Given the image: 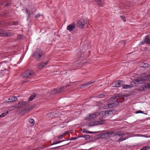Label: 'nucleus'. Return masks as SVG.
<instances>
[{"label": "nucleus", "instance_id": "41", "mask_svg": "<svg viewBox=\"0 0 150 150\" xmlns=\"http://www.w3.org/2000/svg\"><path fill=\"white\" fill-rule=\"evenodd\" d=\"M22 38H23V35H18L17 37V38L19 39H21Z\"/></svg>", "mask_w": 150, "mask_h": 150}, {"label": "nucleus", "instance_id": "20", "mask_svg": "<svg viewBox=\"0 0 150 150\" xmlns=\"http://www.w3.org/2000/svg\"><path fill=\"white\" fill-rule=\"evenodd\" d=\"M36 94L35 93H33L30 96L29 98V101H31L36 96Z\"/></svg>", "mask_w": 150, "mask_h": 150}, {"label": "nucleus", "instance_id": "34", "mask_svg": "<svg viewBox=\"0 0 150 150\" xmlns=\"http://www.w3.org/2000/svg\"><path fill=\"white\" fill-rule=\"evenodd\" d=\"M26 108H27L28 110V111H29L31 110L32 109L33 107L31 105H30V106H28V107H26Z\"/></svg>", "mask_w": 150, "mask_h": 150}, {"label": "nucleus", "instance_id": "38", "mask_svg": "<svg viewBox=\"0 0 150 150\" xmlns=\"http://www.w3.org/2000/svg\"><path fill=\"white\" fill-rule=\"evenodd\" d=\"M105 95L103 94H101L98 96V98H101L103 97Z\"/></svg>", "mask_w": 150, "mask_h": 150}, {"label": "nucleus", "instance_id": "15", "mask_svg": "<svg viewBox=\"0 0 150 150\" xmlns=\"http://www.w3.org/2000/svg\"><path fill=\"white\" fill-rule=\"evenodd\" d=\"M95 82V81H90V82H88V83H87L85 84H83L81 86V88H83V87H85L86 86H88L89 85L91 84L92 83H94Z\"/></svg>", "mask_w": 150, "mask_h": 150}, {"label": "nucleus", "instance_id": "16", "mask_svg": "<svg viewBox=\"0 0 150 150\" xmlns=\"http://www.w3.org/2000/svg\"><path fill=\"white\" fill-rule=\"evenodd\" d=\"M95 82V81H90V82H88V83H87L85 84H83L81 86V88H83V87H85L86 86H88L89 85L91 84L92 83H94Z\"/></svg>", "mask_w": 150, "mask_h": 150}, {"label": "nucleus", "instance_id": "10", "mask_svg": "<svg viewBox=\"0 0 150 150\" xmlns=\"http://www.w3.org/2000/svg\"><path fill=\"white\" fill-rule=\"evenodd\" d=\"M49 62V61H47L45 62H42L38 65V68L40 69H41L47 64Z\"/></svg>", "mask_w": 150, "mask_h": 150}, {"label": "nucleus", "instance_id": "52", "mask_svg": "<svg viewBox=\"0 0 150 150\" xmlns=\"http://www.w3.org/2000/svg\"><path fill=\"white\" fill-rule=\"evenodd\" d=\"M57 142V144L61 143V141L59 140V141H58L57 142Z\"/></svg>", "mask_w": 150, "mask_h": 150}, {"label": "nucleus", "instance_id": "25", "mask_svg": "<svg viewBox=\"0 0 150 150\" xmlns=\"http://www.w3.org/2000/svg\"><path fill=\"white\" fill-rule=\"evenodd\" d=\"M64 89V86H62L61 88H59L57 89L58 90V93H59L62 92V91H63Z\"/></svg>", "mask_w": 150, "mask_h": 150}, {"label": "nucleus", "instance_id": "6", "mask_svg": "<svg viewBox=\"0 0 150 150\" xmlns=\"http://www.w3.org/2000/svg\"><path fill=\"white\" fill-rule=\"evenodd\" d=\"M150 79V74L145 76L143 78H139L135 79V81L138 83H143L145 81L148 80Z\"/></svg>", "mask_w": 150, "mask_h": 150}, {"label": "nucleus", "instance_id": "22", "mask_svg": "<svg viewBox=\"0 0 150 150\" xmlns=\"http://www.w3.org/2000/svg\"><path fill=\"white\" fill-rule=\"evenodd\" d=\"M141 67L143 68H148L149 67V65L146 63H144L142 64Z\"/></svg>", "mask_w": 150, "mask_h": 150}, {"label": "nucleus", "instance_id": "24", "mask_svg": "<svg viewBox=\"0 0 150 150\" xmlns=\"http://www.w3.org/2000/svg\"><path fill=\"white\" fill-rule=\"evenodd\" d=\"M6 36L7 37H10L13 36L14 33L12 32H6Z\"/></svg>", "mask_w": 150, "mask_h": 150}, {"label": "nucleus", "instance_id": "9", "mask_svg": "<svg viewBox=\"0 0 150 150\" xmlns=\"http://www.w3.org/2000/svg\"><path fill=\"white\" fill-rule=\"evenodd\" d=\"M112 111L111 110L102 111L101 112L102 115L104 116H108L112 114Z\"/></svg>", "mask_w": 150, "mask_h": 150}, {"label": "nucleus", "instance_id": "33", "mask_svg": "<svg viewBox=\"0 0 150 150\" xmlns=\"http://www.w3.org/2000/svg\"><path fill=\"white\" fill-rule=\"evenodd\" d=\"M145 88H150V82L148 83L146 86H144Z\"/></svg>", "mask_w": 150, "mask_h": 150}, {"label": "nucleus", "instance_id": "30", "mask_svg": "<svg viewBox=\"0 0 150 150\" xmlns=\"http://www.w3.org/2000/svg\"><path fill=\"white\" fill-rule=\"evenodd\" d=\"M25 10L26 13H27V14L28 15V18H29L30 17L31 13L30 12V11H28L27 8L25 9Z\"/></svg>", "mask_w": 150, "mask_h": 150}, {"label": "nucleus", "instance_id": "42", "mask_svg": "<svg viewBox=\"0 0 150 150\" xmlns=\"http://www.w3.org/2000/svg\"><path fill=\"white\" fill-rule=\"evenodd\" d=\"M82 132L83 133L88 134V131L86 130L85 129H83L82 130Z\"/></svg>", "mask_w": 150, "mask_h": 150}, {"label": "nucleus", "instance_id": "13", "mask_svg": "<svg viewBox=\"0 0 150 150\" xmlns=\"http://www.w3.org/2000/svg\"><path fill=\"white\" fill-rule=\"evenodd\" d=\"M109 137L117 135V132L109 131Z\"/></svg>", "mask_w": 150, "mask_h": 150}, {"label": "nucleus", "instance_id": "48", "mask_svg": "<svg viewBox=\"0 0 150 150\" xmlns=\"http://www.w3.org/2000/svg\"><path fill=\"white\" fill-rule=\"evenodd\" d=\"M145 43L144 40L143 41H142L141 42H140V45H142L144 44V43Z\"/></svg>", "mask_w": 150, "mask_h": 150}, {"label": "nucleus", "instance_id": "39", "mask_svg": "<svg viewBox=\"0 0 150 150\" xmlns=\"http://www.w3.org/2000/svg\"><path fill=\"white\" fill-rule=\"evenodd\" d=\"M120 17L121 18V19L124 22H125L126 20L125 19V17L124 16H121Z\"/></svg>", "mask_w": 150, "mask_h": 150}, {"label": "nucleus", "instance_id": "23", "mask_svg": "<svg viewBox=\"0 0 150 150\" xmlns=\"http://www.w3.org/2000/svg\"><path fill=\"white\" fill-rule=\"evenodd\" d=\"M79 138L83 137L85 138L86 139H89L90 138V136L89 135H81L80 136H79Z\"/></svg>", "mask_w": 150, "mask_h": 150}, {"label": "nucleus", "instance_id": "2", "mask_svg": "<svg viewBox=\"0 0 150 150\" xmlns=\"http://www.w3.org/2000/svg\"><path fill=\"white\" fill-rule=\"evenodd\" d=\"M35 74V73L31 69H28L24 72L22 74L23 77L28 79L30 78Z\"/></svg>", "mask_w": 150, "mask_h": 150}, {"label": "nucleus", "instance_id": "28", "mask_svg": "<svg viewBox=\"0 0 150 150\" xmlns=\"http://www.w3.org/2000/svg\"><path fill=\"white\" fill-rule=\"evenodd\" d=\"M51 93L52 94H55L58 93L57 89H54L52 91Z\"/></svg>", "mask_w": 150, "mask_h": 150}, {"label": "nucleus", "instance_id": "4", "mask_svg": "<svg viewBox=\"0 0 150 150\" xmlns=\"http://www.w3.org/2000/svg\"><path fill=\"white\" fill-rule=\"evenodd\" d=\"M87 20L81 19L76 24V26L80 28L83 29L86 24L87 23Z\"/></svg>", "mask_w": 150, "mask_h": 150}, {"label": "nucleus", "instance_id": "35", "mask_svg": "<svg viewBox=\"0 0 150 150\" xmlns=\"http://www.w3.org/2000/svg\"><path fill=\"white\" fill-rule=\"evenodd\" d=\"M126 139L125 137L122 138H120L117 141L120 142L122 141L125 140Z\"/></svg>", "mask_w": 150, "mask_h": 150}, {"label": "nucleus", "instance_id": "37", "mask_svg": "<svg viewBox=\"0 0 150 150\" xmlns=\"http://www.w3.org/2000/svg\"><path fill=\"white\" fill-rule=\"evenodd\" d=\"M149 148L147 146L143 147L142 149H140V150H146L149 149Z\"/></svg>", "mask_w": 150, "mask_h": 150}, {"label": "nucleus", "instance_id": "12", "mask_svg": "<svg viewBox=\"0 0 150 150\" xmlns=\"http://www.w3.org/2000/svg\"><path fill=\"white\" fill-rule=\"evenodd\" d=\"M18 106L19 107L26 106L28 105V103L24 101H22L18 103Z\"/></svg>", "mask_w": 150, "mask_h": 150}, {"label": "nucleus", "instance_id": "27", "mask_svg": "<svg viewBox=\"0 0 150 150\" xmlns=\"http://www.w3.org/2000/svg\"><path fill=\"white\" fill-rule=\"evenodd\" d=\"M144 88H145L144 86H142L139 88L138 90L140 91H142L145 90Z\"/></svg>", "mask_w": 150, "mask_h": 150}, {"label": "nucleus", "instance_id": "32", "mask_svg": "<svg viewBox=\"0 0 150 150\" xmlns=\"http://www.w3.org/2000/svg\"><path fill=\"white\" fill-rule=\"evenodd\" d=\"M28 121L32 123V124H33L34 125L35 124V121L34 119L32 118H29L28 119Z\"/></svg>", "mask_w": 150, "mask_h": 150}, {"label": "nucleus", "instance_id": "1", "mask_svg": "<svg viewBox=\"0 0 150 150\" xmlns=\"http://www.w3.org/2000/svg\"><path fill=\"white\" fill-rule=\"evenodd\" d=\"M100 115V114L98 112H97L94 113L89 114L88 116L86 118V119L89 121L88 123V125L89 126H93L103 124L105 120L102 117L100 118L96 121H94L93 119L97 117L98 116Z\"/></svg>", "mask_w": 150, "mask_h": 150}, {"label": "nucleus", "instance_id": "8", "mask_svg": "<svg viewBox=\"0 0 150 150\" xmlns=\"http://www.w3.org/2000/svg\"><path fill=\"white\" fill-rule=\"evenodd\" d=\"M76 25V24L75 23H73L67 26V29L69 32L72 31L75 28Z\"/></svg>", "mask_w": 150, "mask_h": 150}, {"label": "nucleus", "instance_id": "3", "mask_svg": "<svg viewBox=\"0 0 150 150\" xmlns=\"http://www.w3.org/2000/svg\"><path fill=\"white\" fill-rule=\"evenodd\" d=\"M120 95L118 94L115 96H113L112 98L113 99H115L117 98L116 100V102H114L112 103L108 104V108H111L112 107H115L118 105L119 103V102H120V99L118 98H120Z\"/></svg>", "mask_w": 150, "mask_h": 150}, {"label": "nucleus", "instance_id": "43", "mask_svg": "<svg viewBox=\"0 0 150 150\" xmlns=\"http://www.w3.org/2000/svg\"><path fill=\"white\" fill-rule=\"evenodd\" d=\"M63 146H64V145H62V146H58L56 147H55L52 148V149L54 150V149H58L60 147Z\"/></svg>", "mask_w": 150, "mask_h": 150}, {"label": "nucleus", "instance_id": "54", "mask_svg": "<svg viewBox=\"0 0 150 150\" xmlns=\"http://www.w3.org/2000/svg\"><path fill=\"white\" fill-rule=\"evenodd\" d=\"M70 143V142H68V143H67V142H66V143L65 144H64V145H66V144H68Z\"/></svg>", "mask_w": 150, "mask_h": 150}, {"label": "nucleus", "instance_id": "56", "mask_svg": "<svg viewBox=\"0 0 150 150\" xmlns=\"http://www.w3.org/2000/svg\"><path fill=\"white\" fill-rule=\"evenodd\" d=\"M54 112H51V113H53Z\"/></svg>", "mask_w": 150, "mask_h": 150}, {"label": "nucleus", "instance_id": "40", "mask_svg": "<svg viewBox=\"0 0 150 150\" xmlns=\"http://www.w3.org/2000/svg\"><path fill=\"white\" fill-rule=\"evenodd\" d=\"M143 113L144 112L140 110H138L136 112V114H138V113Z\"/></svg>", "mask_w": 150, "mask_h": 150}, {"label": "nucleus", "instance_id": "26", "mask_svg": "<svg viewBox=\"0 0 150 150\" xmlns=\"http://www.w3.org/2000/svg\"><path fill=\"white\" fill-rule=\"evenodd\" d=\"M117 135L120 136L121 137H123L125 136V134L121 132H117Z\"/></svg>", "mask_w": 150, "mask_h": 150}, {"label": "nucleus", "instance_id": "17", "mask_svg": "<svg viewBox=\"0 0 150 150\" xmlns=\"http://www.w3.org/2000/svg\"><path fill=\"white\" fill-rule=\"evenodd\" d=\"M100 137L102 138L109 137V134L108 132H106L100 134Z\"/></svg>", "mask_w": 150, "mask_h": 150}, {"label": "nucleus", "instance_id": "51", "mask_svg": "<svg viewBox=\"0 0 150 150\" xmlns=\"http://www.w3.org/2000/svg\"><path fill=\"white\" fill-rule=\"evenodd\" d=\"M70 86V85H66L64 87V88L68 87L69 86Z\"/></svg>", "mask_w": 150, "mask_h": 150}, {"label": "nucleus", "instance_id": "36", "mask_svg": "<svg viewBox=\"0 0 150 150\" xmlns=\"http://www.w3.org/2000/svg\"><path fill=\"white\" fill-rule=\"evenodd\" d=\"M0 35L2 37H7L6 32L1 33L0 34Z\"/></svg>", "mask_w": 150, "mask_h": 150}, {"label": "nucleus", "instance_id": "45", "mask_svg": "<svg viewBox=\"0 0 150 150\" xmlns=\"http://www.w3.org/2000/svg\"><path fill=\"white\" fill-rule=\"evenodd\" d=\"M18 24V22H14L12 23V25H17Z\"/></svg>", "mask_w": 150, "mask_h": 150}, {"label": "nucleus", "instance_id": "14", "mask_svg": "<svg viewBox=\"0 0 150 150\" xmlns=\"http://www.w3.org/2000/svg\"><path fill=\"white\" fill-rule=\"evenodd\" d=\"M97 1L98 5L102 7L104 4V1L103 0H95Z\"/></svg>", "mask_w": 150, "mask_h": 150}, {"label": "nucleus", "instance_id": "7", "mask_svg": "<svg viewBox=\"0 0 150 150\" xmlns=\"http://www.w3.org/2000/svg\"><path fill=\"white\" fill-rule=\"evenodd\" d=\"M124 82L122 81H117L113 83L112 85L113 87H119L123 86Z\"/></svg>", "mask_w": 150, "mask_h": 150}, {"label": "nucleus", "instance_id": "29", "mask_svg": "<svg viewBox=\"0 0 150 150\" xmlns=\"http://www.w3.org/2000/svg\"><path fill=\"white\" fill-rule=\"evenodd\" d=\"M8 113V112L7 111H6L2 113L1 115H0V117H3L4 116L6 115L7 113Z\"/></svg>", "mask_w": 150, "mask_h": 150}, {"label": "nucleus", "instance_id": "19", "mask_svg": "<svg viewBox=\"0 0 150 150\" xmlns=\"http://www.w3.org/2000/svg\"><path fill=\"white\" fill-rule=\"evenodd\" d=\"M123 88L124 89H127L129 88H131L133 87V85L132 84L129 85H123Z\"/></svg>", "mask_w": 150, "mask_h": 150}, {"label": "nucleus", "instance_id": "55", "mask_svg": "<svg viewBox=\"0 0 150 150\" xmlns=\"http://www.w3.org/2000/svg\"><path fill=\"white\" fill-rule=\"evenodd\" d=\"M1 24V23L0 22V25Z\"/></svg>", "mask_w": 150, "mask_h": 150}, {"label": "nucleus", "instance_id": "5", "mask_svg": "<svg viewBox=\"0 0 150 150\" xmlns=\"http://www.w3.org/2000/svg\"><path fill=\"white\" fill-rule=\"evenodd\" d=\"M42 54V52L39 50L34 52L32 55L36 59V60L38 61L40 60Z\"/></svg>", "mask_w": 150, "mask_h": 150}, {"label": "nucleus", "instance_id": "50", "mask_svg": "<svg viewBox=\"0 0 150 150\" xmlns=\"http://www.w3.org/2000/svg\"><path fill=\"white\" fill-rule=\"evenodd\" d=\"M57 144V142H53V143L52 144H51V145H54V144Z\"/></svg>", "mask_w": 150, "mask_h": 150}, {"label": "nucleus", "instance_id": "11", "mask_svg": "<svg viewBox=\"0 0 150 150\" xmlns=\"http://www.w3.org/2000/svg\"><path fill=\"white\" fill-rule=\"evenodd\" d=\"M17 98L16 96L11 97L8 98V101H6V102H11L13 101H16L17 100Z\"/></svg>", "mask_w": 150, "mask_h": 150}, {"label": "nucleus", "instance_id": "46", "mask_svg": "<svg viewBox=\"0 0 150 150\" xmlns=\"http://www.w3.org/2000/svg\"><path fill=\"white\" fill-rule=\"evenodd\" d=\"M97 132H91V131H88V134H94V133H96Z\"/></svg>", "mask_w": 150, "mask_h": 150}, {"label": "nucleus", "instance_id": "18", "mask_svg": "<svg viewBox=\"0 0 150 150\" xmlns=\"http://www.w3.org/2000/svg\"><path fill=\"white\" fill-rule=\"evenodd\" d=\"M150 38L148 36H146L145 37V38L144 39V41L145 43H147L148 44H150Z\"/></svg>", "mask_w": 150, "mask_h": 150}, {"label": "nucleus", "instance_id": "49", "mask_svg": "<svg viewBox=\"0 0 150 150\" xmlns=\"http://www.w3.org/2000/svg\"><path fill=\"white\" fill-rule=\"evenodd\" d=\"M10 5H11V4L10 3H8L6 4V6H9Z\"/></svg>", "mask_w": 150, "mask_h": 150}, {"label": "nucleus", "instance_id": "53", "mask_svg": "<svg viewBox=\"0 0 150 150\" xmlns=\"http://www.w3.org/2000/svg\"><path fill=\"white\" fill-rule=\"evenodd\" d=\"M67 141V140H62V141H61V142H64V141Z\"/></svg>", "mask_w": 150, "mask_h": 150}, {"label": "nucleus", "instance_id": "31", "mask_svg": "<svg viewBox=\"0 0 150 150\" xmlns=\"http://www.w3.org/2000/svg\"><path fill=\"white\" fill-rule=\"evenodd\" d=\"M79 138V136H78L77 137H71L68 140H67V141H69V140H76V139H78Z\"/></svg>", "mask_w": 150, "mask_h": 150}, {"label": "nucleus", "instance_id": "47", "mask_svg": "<svg viewBox=\"0 0 150 150\" xmlns=\"http://www.w3.org/2000/svg\"><path fill=\"white\" fill-rule=\"evenodd\" d=\"M41 16V14L40 13H38L36 15V18H38Z\"/></svg>", "mask_w": 150, "mask_h": 150}, {"label": "nucleus", "instance_id": "44", "mask_svg": "<svg viewBox=\"0 0 150 150\" xmlns=\"http://www.w3.org/2000/svg\"><path fill=\"white\" fill-rule=\"evenodd\" d=\"M64 134H63L62 135H61V136H59L58 137V139H61V138H62L64 137Z\"/></svg>", "mask_w": 150, "mask_h": 150}, {"label": "nucleus", "instance_id": "21", "mask_svg": "<svg viewBox=\"0 0 150 150\" xmlns=\"http://www.w3.org/2000/svg\"><path fill=\"white\" fill-rule=\"evenodd\" d=\"M28 112V109L26 108L21 110V111L20 112V113L21 115H23Z\"/></svg>", "mask_w": 150, "mask_h": 150}]
</instances>
